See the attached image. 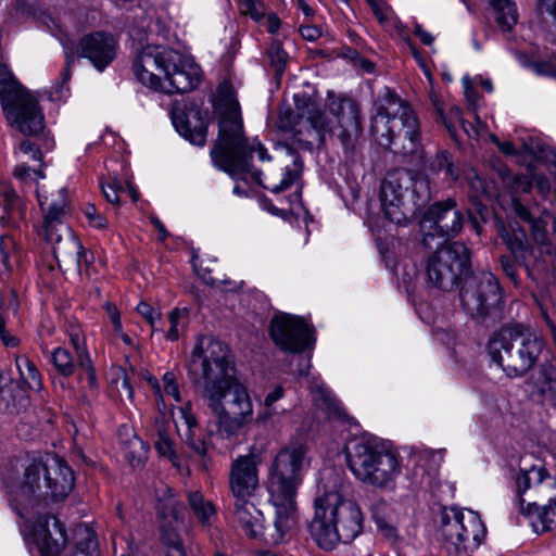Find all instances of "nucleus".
<instances>
[{
	"instance_id": "50",
	"label": "nucleus",
	"mask_w": 556,
	"mask_h": 556,
	"mask_svg": "<svg viewBox=\"0 0 556 556\" xmlns=\"http://www.w3.org/2000/svg\"><path fill=\"white\" fill-rule=\"evenodd\" d=\"M83 212L91 227L96 229H104L108 227L106 218L97 210L93 204H87Z\"/></svg>"
},
{
	"instance_id": "5",
	"label": "nucleus",
	"mask_w": 556,
	"mask_h": 556,
	"mask_svg": "<svg viewBox=\"0 0 556 556\" xmlns=\"http://www.w3.org/2000/svg\"><path fill=\"white\" fill-rule=\"evenodd\" d=\"M382 101L370 123V134L376 142L410 161L424 162L420 123L413 108L390 89Z\"/></svg>"
},
{
	"instance_id": "47",
	"label": "nucleus",
	"mask_w": 556,
	"mask_h": 556,
	"mask_svg": "<svg viewBox=\"0 0 556 556\" xmlns=\"http://www.w3.org/2000/svg\"><path fill=\"white\" fill-rule=\"evenodd\" d=\"M239 8L242 14L249 15L258 22L264 17L265 7L261 0H240Z\"/></svg>"
},
{
	"instance_id": "38",
	"label": "nucleus",
	"mask_w": 556,
	"mask_h": 556,
	"mask_svg": "<svg viewBox=\"0 0 556 556\" xmlns=\"http://www.w3.org/2000/svg\"><path fill=\"white\" fill-rule=\"evenodd\" d=\"M434 106H435V110H437V113H438L440 119L444 124L450 136L456 140L457 139L456 131H457L458 123H463V119H464L462 110L456 105H452L448 109V112L444 113L443 109L441 106H439L438 103H434Z\"/></svg>"
},
{
	"instance_id": "11",
	"label": "nucleus",
	"mask_w": 556,
	"mask_h": 556,
	"mask_svg": "<svg viewBox=\"0 0 556 556\" xmlns=\"http://www.w3.org/2000/svg\"><path fill=\"white\" fill-rule=\"evenodd\" d=\"M74 472L60 457L35 459L26 468L16 498L22 501H63L73 490Z\"/></svg>"
},
{
	"instance_id": "15",
	"label": "nucleus",
	"mask_w": 556,
	"mask_h": 556,
	"mask_svg": "<svg viewBox=\"0 0 556 556\" xmlns=\"http://www.w3.org/2000/svg\"><path fill=\"white\" fill-rule=\"evenodd\" d=\"M38 202L43 213V220L38 236L52 247L53 255L59 261V255L74 254L78 251V239L66 225L67 199L66 189L59 190L58 199L49 202L37 185L36 188Z\"/></svg>"
},
{
	"instance_id": "40",
	"label": "nucleus",
	"mask_w": 556,
	"mask_h": 556,
	"mask_svg": "<svg viewBox=\"0 0 556 556\" xmlns=\"http://www.w3.org/2000/svg\"><path fill=\"white\" fill-rule=\"evenodd\" d=\"M387 509V503L382 500L376 502L370 507L371 517L377 525V528L380 532H382L386 536H394L395 528L388 522L384 510Z\"/></svg>"
},
{
	"instance_id": "36",
	"label": "nucleus",
	"mask_w": 556,
	"mask_h": 556,
	"mask_svg": "<svg viewBox=\"0 0 556 556\" xmlns=\"http://www.w3.org/2000/svg\"><path fill=\"white\" fill-rule=\"evenodd\" d=\"M189 320V309L176 307L168 313L169 328L165 338L169 341H177L185 331Z\"/></svg>"
},
{
	"instance_id": "17",
	"label": "nucleus",
	"mask_w": 556,
	"mask_h": 556,
	"mask_svg": "<svg viewBox=\"0 0 556 556\" xmlns=\"http://www.w3.org/2000/svg\"><path fill=\"white\" fill-rule=\"evenodd\" d=\"M269 334L282 351L301 353L314 345L313 328L300 316L280 313L273 317Z\"/></svg>"
},
{
	"instance_id": "13",
	"label": "nucleus",
	"mask_w": 556,
	"mask_h": 556,
	"mask_svg": "<svg viewBox=\"0 0 556 556\" xmlns=\"http://www.w3.org/2000/svg\"><path fill=\"white\" fill-rule=\"evenodd\" d=\"M440 538L448 556H471L485 536V527L472 510L444 507L440 514Z\"/></svg>"
},
{
	"instance_id": "54",
	"label": "nucleus",
	"mask_w": 556,
	"mask_h": 556,
	"mask_svg": "<svg viewBox=\"0 0 556 556\" xmlns=\"http://www.w3.org/2000/svg\"><path fill=\"white\" fill-rule=\"evenodd\" d=\"M283 394H285V390L281 386H276L275 389L273 391H270L266 396H265V400H264V405L267 409L266 414L265 415H261L258 418L261 420H266L267 418H269L273 414V410H271V407L273 405L280 399L283 397Z\"/></svg>"
},
{
	"instance_id": "12",
	"label": "nucleus",
	"mask_w": 556,
	"mask_h": 556,
	"mask_svg": "<svg viewBox=\"0 0 556 556\" xmlns=\"http://www.w3.org/2000/svg\"><path fill=\"white\" fill-rule=\"evenodd\" d=\"M0 102L8 121L27 136L40 132L45 117L34 97L5 64H0Z\"/></svg>"
},
{
	"instance_id": "21",
	"label": "nucleus",
	"mask_w": 556,
	"mask_h": 556,
	"mask_svg": "<svg viewBox=\"0 0 556 556\" xmlns=\"http://www.w3.org/2000/svg\"><path fill=\"white\" fill-rule=\"evenodd\" d=\"M425 218L433 224L434 230L444 238L456 237L463 229L465 214L452 198L429 206Z\"/></svg>"
},
{
	"instance_id": "24",
	"label": "nucleus",
	"mask_w": 556,
	"mask_h": 556,
	"mask_svg": "<svg viewBox=\"0 0 556 556\" xmlns=\"http://www.w3.org/2000/svg\"><path fill=\"white\" fill-rule=\"evenodd\" d=\"M532 395L542 406L556 408V362L540 366L534 377Z\"/></svg>"
},
{
	"instance_id": "42",
	"label": "nucleus",
	"mask_w": 556,
	"mask_h": 556,
	"mask_svg": "<svg viewBox=\"0 0 556 556\" xmlns=\"http://www.w3.org/2000/svg\"><path fill=\"white\" fill-rule=\"evenodd\" d=\"M43 167L45 164H40L37 168L30 167L26 163H21L14 167L12 175L24 184L37 182L38 179L45 178Z\"/></svg>"
},
{
	"instance_id": "3",
	"label": "nucleus",
	"mask_w": 556,
	"mask_h": 556,
	"mask_svg": "<svg viewBox=\"0 0 556 556\" xmlns=\"http://www.w3.org/2000/svg\"><path fill=\"white\" fill-rule=\"evenodd\" d=\"M326 108L328 113L313 102L305 105L302 117L307 125V142L320 148L327 136L336 137L344 160L356 163L361 160L359 138L363 131L358 104L348 96L328 92Z\"/></svg>"
},
{
	"instance_id": "64",
	"label": "nucleus",
	"mask_w": 556,
	"mask_h": 556,
	"mask_svg": "<svg viewBox=\"0 0 556 556\" xmlns=\"http://www.w3.org/2000/svg\"><path fill=\"white\" fill-rule=\"evenodd\" d=\"M102 192L108 202H110L112 204L119 203L121 198H119L118 193H116L115 189H113L109 184L102 185Z\"/></svg>"
},
{
	"instance_id": "39",
	"label": "nucleus",
	"mask_w": 556,
	"mask_h": 556,
	"mask_svg": "<svg viewBox=\"0 0 556 556\" xmlns=\"http://www.w3.org/2000/svg\"><path fill=\"white\" fill-rule=\"evenodd\" d=\"M526 500L525 505L528 502H536L538 500L556 503V478L547 472L540 486L536 488L535 493L529 494V498Z\"/></svg>"
},
{
	"instance_id": "48",
	"label": "nucleus",
	"mask_w": 556,
	"mask_h": 556,
	"mask_svg": "<svg viewBox=\"0 0 556 556\" xmlns=\"http://www.w3.org/2000/svg\"><path fill=\"white\" fill-rule=\"evenodd\" d=\"M77 366L81 370L80 379L87 382V386L90 390L97 389L98 380L90 356H87L86 362H83V359L77 361Z\"/></svg>"
},
{
	"instance_id": "7",
	"label": "nucleus",
	"mask_w": 556,
	"mask_h": 556,
	"mask_svg": "<svg viewBox=\"0 0 556 556\" xmlns=\"http://www.w3.org/2000/svg\"><path fill=\"white\" fill-rule=\"evenodd\" d=\"M545 341L529 325L510 323L502 326L489 339L488 352L510 378L527 374L538 362Z\"/></svg>"
},
{
	"instance_id": "25",
	"label": "nucleus",
	"mask_w": 556,
	"mask_h": 556,
	"mask_svg": "<svg viewBox=\"0 0 556 556\" xmlns=\"http://www.w3.org/2000/svg\"><path fill=\"white\" fill-rule=\"evenodd\" d=\"M521 498V508L519 511L530 520V523L536 533H544L556 528V503H548L539 506L536 502H528Z\"/></svg>"
},
{
	"instance_id": "26",
	"label": "nucleus",
	"mask_w": 556,
	"mask_h": 556,
	"mask_svg": "<svg viewBox=\"0 0 556 556\" xmlns=\"http://www.w3.org/2000/svg\"><path fill=\"white\" fill-rule=\"evenodd\" d=\"M177 131L192 144L203 147L206 142L207 122L201 117L200 112L191 116L178 115L173 118Z\"/></svg>"
},
{
	"instance_id": "9",
	"label": "nucleus",
	"mask_w": 556,
	"mask_h": 556,
	"mask_svg": "<svg viewBox=\"0 0 556 556\" xmlns=\"http://www.w3.org/2000/svg\"><path fill=\"white\" fill-rule=\"evenodd\" d=\"M178 53L173 49L148 45L132 63V71L143 86L164 93L189 92L199 84V77L180 68Z\"/></svg>"
},
{
	"instance_id": "59",
	"label": "nucleus",
	"mask_w": 556,
	"mask_h": 556,
	"mask_svg": "<svg viewBox=\"0 0 556 556\" xmlns=\"http://www.w3.org/2000/svg\"><path fill=\"white\" fill-rule=\"evenodd\" d=\"M533 71L539 75L554 76L556 75V67L548 61H538L532 64Z\"/></svg>"
},
{
	"instance_id": "28",
	"label": "nucleus",
	"mask_w": 556,
	"mask_h": 556,
	"mask_svg": "<svg viewBox=\"0 0 556 556\" xmlns=\"http://www.w3.org/2000/svg\"><path fill=\"white\" fill-rule=\"evenodd\" d=\"M186 507L177 494L168 486L156 490V514L161 520L180 523L185 518Z\"/></svg>"
},
{
	"instance_id": "23",
	"label": "nucleus",
	"mask_w": 556,
	"mask_h": 556,
	"mask_svg": "<svg viewBox=\"0 0 556 556\" xmlns=\"http://www.w3.org/2000/svg\"><path fill=\"white\" fill-rule=\"evenodd\" d=\"M26 218L24 200L7 182H0V226L17 229Z\"/></svg>"
},
{
	"instance_id": "6",
	"label": "nucleus",
	"mask_w": 556,
	"mask_h": 556,
	"mask_svg": "<svg viewBox=\"0 0 556 556\" xmlns=\"http://www.w3.org/2000/svg\"><path fill=\"white\" fill-rule=\"evenodd\" d=\"M314 508L308 529L313 540L323 549L331 551L339 542L350 543L363 529V514L358 505L344 500L337 491L317 496Z\"/></svg>"
},
{
	"instance_id": "61",
	"label": "nucleus",
	"mask_w": 556,
	"mask_h": 556,
	"mask_svg": "<svg viewBox=\"0 0 556 556\" xmlns=\"http://www.w3.org/2000/svg\"><path fill=\"white\" fill-rule=\"evenodd\" d=\"M414 34L420 39V41L426 46H431L434 41V37L422 28L421 25L416 24L414 26Z\"/></svg>"
},
{
	"instance_id": "41",
	"label": "nucleus",
	"mask_w": 556,
	"mask_h": 556,
	"mask_svg": "<svg viewBox=\"0 0 556 556\" xmlns=\"http://www.w3.org/2000/svg\"><path fill=\"white\" fill-rule=\"evenodd\" d=\"M267 54L270 61L271 66L275 68L276 76H281L285 72L287 62H288V53L282 48L280 41H273L267 50Z\"/></svg>"
},
{
	"instance_id": "45",
	"label": "nucleus",
	"mask_w": 556,
	"mask_h": 556,
	"mask_svg": "<svg viewBox=\"0 0 556 556\" xmlns=\"http://www.w3.org/2000/svg\"><path fill=\"white\" fill-rule=\"evenodd\" d=\"M78 251H76L74 254L68 255H59V265L61 266V262L64 263H73L76 265L77 268H81L83 263L86 265H89L93 261V255L91 252L87 251L81 242L78 240Z\"/></svg>"
},
{
	"instance_id": "57",
	"label": "nucleus",
	"mask_w": 556,
	"mask_h": 556,
	"mask_svg": "<svg viewBox=\"0 0 556 556\" xmlns=\"http://www.w3.org/2000/svg\"><path fill=\"white\" fill-rule=\"evenodd\" d=\"M105 313L113 325L115 332H122V321L119 312L114 303H105L104 304Z\"/></svg>"
},
{
	"instance_id": "4",
	"label": "nucleus",
	"mask_w": 556,
	"mask_h": 556,
	"mask_svg": "<svg viewBox=\"0 0 556 556\" xmlns=\"http://www.w3.org/2000/svg\"><path fill=\"white\" fill-rule=\"evenodd\" d=\"M307 466L306 448L302 444L282 447L270 465L267 492L276 510L275 529L269 533L270 541L290 538L296 526V494Z\"/></svg>"
},
{
	"instance_id": "37",
	"label": "nucleus",
	"mask_w": 556,
	"mask_h": 556,
	"mask_svg": "<svg viewBox=\"0 0 556 556\" xmlns=\"http://www.w3.org/2000/svg\"><path fill=\"white\" fill-rule=\"evenodd\" d=\"M51 363L53 364L56 371L64 376L70 377L75 372V363L72 354L64 348H56L51 354Z\"/></svg>"
},
{
	"instance_id": "31",
	"label": "nucleus",
	"mask_w": 556,
	"mask_h": 556,
	"mask_svg": "<svg viewBox=\"0 0 556 556\" xmlns=\"http://www.w3.org/2000/svg\"><path fill=\"white\" fill-rule=\"evenodd\" d=\"M547 470L543 466H531L529 469H521L517 476V505L521 508V498H529L540 486Z\"/></svg>"
},
{
	"instance_id": "35",
	"label": "nucleus",
	"mask_w": 556,
	"mask_h": 556,
	"mask_svg": "<svg viewBox=\"0 0 556 556\" xmlns=\"http://www.w3.org/2000/svg\"><path fill=\"white\" fill-rule=\"evenodd\" d=\"M15 364L20 372L21 379L33 391L42 389L41 375L36 365L25 355L17 356Z\"/></svg>"
},
{
	"instance_id": "22",
	"label": "nucleus",
	"mask_w": 556,
	"mask_h": 556,
	"mask_svg": "<svg viewBox=\"0 0 556 556\" xmlns=\"http://www.w3.org/2000/svg\"><path fill=\"white\" fill-rule=\"evenodd\" d=\"M33 535L42 556H58L67 540L64 525L48 515L36 520Z\"/></svg>"
},
{
	"instance_id": "14",
	"label": "nucleus",
	"mask_w": 556,
	"mask_h": 556,
	"mask_svg": "<svg viewBox=\"0 0 556 556\" xmlns=\"http://www.w3.org/2000/svg\"><path fill=\"white\" fill-rule=\"evenodd\" d=\"M470 257V250L462 242L441 245L427 258L428 285L451 291L471 273Z\"/></svg>"
},
{
	"instance_id": "46",
	"label": "nucleus",
	"mask_w": 556,
	"mask_h": 556,
	"mask_svg": "<svg viewBox=\"0 0 556 556\" xmlns=\"http://www.w3.org/2000/svg\"><path fill=\"white\" fill-rule=\"evenodd\" d=\"M16 244L10 235H2L0 237V261L4 270L12 269L11 256L15 251Z\"/></svg>"
},
{
	"instance_id": "27",
	"label": "nucleus",
	"mask_w": 556,
	"mask_h": 556,
	"mask_svg": "<svg viewBox=\"0 0 556 556\" xmlns=\"http://www.w3.org/2000/svg\"><path fill=\"white\" fill-rule=\"evenodd\" d=\"M170 418L164 414L155 417L153 424V435L155 437L154 447L157 453L167 457L172 464L179 468L180 458L175 451V443L169 435Z\"/></svg>"
},
{
	"instance_id": "53",
	"label": "nucleus",
	"mask_w": 556,
	"mask_h": 556,
	"mask_svg": "<svg viewBox=\"0 0 556 556\" xmlns=\"http://www.w3.org/2000/svg\"><path fill=\"white\" fill-rule=\"evenodd\" d=\"M0 412L13 414L17 412L13 388L0 387Z\"/></svg>"
},
{
	"instance_id": "63",
	"label": "nucleus",
	"mask_w": 556,
	"mask_h": 556,
	"mask_svg": "<svg viewBox=\"0 0 556 556\" xmlns=\"http://www.w3.org/2000/svg\"><path fill=\"white\" fill-rule=\"evenodd\" d=\"M280 18L275 13H270L266 17V28L268 33L275 34L280 28Z\"/></svg>"
},
{
	"instance_id": "32",
	"label": "nucleus",
	"mask_w": 556,
	"mask_h": 556,
	"mask_svg": "<svg viewBox=\"0 0 556 556\" xmlns=\"http://www.w3.org/2000/svg\"><path fill=\"white\" fill-rule=\"evenodd\" d=\"M496 24L503 31H509L517 24L518 13L513 0H489Z\"/></svg>"
},
{
	"instance_id": "34",
	"label": "nucleus",
	"mask_w": 556,
	"mask_h": 556,
	"mask_svg": "<svg viewBox=\"0 0 556 556\" xmlns=\"http://www.w3.org/2000/svg\"><path fill=\"white\" fill-rule=\"evenodd\" d=\"M173 522V520H161L160 525L161 540L167 546L166 556H187L180 535Z\"/></svg>"
},
{
	"instance_id": "18",
	"label": "nucleus",
	"mask_w": 556,
	"mask_h": 556,
	"mask_svg": "<svg viewBox=\"0 0 556 556\" xmlns=\"http://www.w3.org/2000/svg\"><path fill=\"white\" fill-rule=\"evenodd\" d=\"M258 497L232 498V517L240 530L251 539H262L268 544H280L281 541H270L269 533L275 529V521L269 527L263 525V513L257 507ZM289 538L286 539V541Z\"/></svg>"
},
{
	"instance_id": "10",
	"label": "nucleus",
	"mask_w": 556,
	"mask_h": 556,
	"mask_svg": "<svg viewBox=\"0 0 556 556\" xmlns=\"http://www.w3.org/2000/svg\"><path fill=\"white\" fill-rule=\"evenodd\" d=\"M431 200L429 178L407 169L387 174L380 188V201L386 218L395 224L406 223Z\"/></svg>"
},
{
	"instance_id": "60",
	"label": "nucleus",
	"mask_w": 556,
	"mask_h": 556,
	"mask_svg": "<svg viewBox=\"0 0 556 556\" xmlns=\"http://www.w3.org/2000/svg\"><path fill=\"white\" fill-rule=\"evenodd\" d=\"M375 16L383 22L387 18L386 4L381 0H367Z\"/></svg>"
},
{
	"instance_id": "56",
	"label": "nucleus",
	"mask_w": 556,
	"mask_h": 556,
	"mask_svg": "<svg viewBox=\"0 0 556 556\" xmlns=\"http://www.w3.org/2000/svg\"><path fill=\"white\" fill-rule=\"evenodd\" d=\"M180 417L186 426V431L199 430L198 421L192 413L191 403L188 402L179 408Z\"/></svg>"
},
{
	"instance_id": "20",
	"label": "nucleus",
	"mask_w": 556,
	"mask_h": 556,
	"mask_svg": "<svg viewBox=\"0 0 556 556\" xmlns=\"http://www.w3.org/2000/svg\"><path fill=\"white\" fill-rule=\"evenodd\" d=\"M258 458L249 454L237 457L229 471V490L235 497H255L260 490Z\"/></svg>"
},
{
	"instance_id": "62",
	"label": "nucleus",
	"mask_w": 556,
	"mask_h": 556,
	"mask_svg": "<svg viewBox=\"0 0 556 556\" xmlns=\"http://www.w3.org/2000/svg\"><path fill=\"white\" fill-rule=\"evenodd\" d=\"M300 33L304 39L309 41L318 39L321 35V30L316 26H302Z\"/></svg>"
},
{
	"instance_id": "16",
	"label": "nucleus",
	"mask_w": 556,
	"mask_h": 556,
	"mask_svg": "<svg viewBox=\"0 0 556 556\" xmlns=\"http://www.w3.org/2000/svg\"><path fill=\"white\" fill-rule=\"evenodd\" d=\"M459 298L463 308L478 323L502 319V290L493 274L482 271L467 276Z\"/></svg>"
},
{
	"instance_id": "19",
	"label": "nucleus",
	"mask_w": 556,
	"mask_h": 556,
	"mask_svg": "<svg viewBox=\"0 0 556 556\" xmlns=\"http://www.w3.org/2000/svg\"><path fill=\"white\" fill-rule=\"evenodd\" d=\"M117 47V40L111 33L96 30L78 40L76 54L87 59L97 71L103 72L115 60Z\"/></svg>"
},
{
	"instance_id": "58",
	"label": "nucleus",
	"mask_w": 556,
	"mask_h": 556,
	"mask_svg": "<svg viewBox=\"0 0 556 556\" xmlns=\"http://www.w3.org/2000/svg\"><path fill=\"white\" fill-rule=\"evenodd\" d=\"M75 52L74 51H71L70 49H66L65 50V67L61 74V77H62V84H61V88H63V86L70 81L71 77H72V67L75 63Z\"/></svg>"
},
{
	"instance_id": "52",
	"label": "nucleus",
	"mask_w": 556,
	"mask_h": 556,
	"mask_svg": "<svg viewBox=\"0 0 556 556\" xmlns=\"http://www.w3.org/2000/svg\"><path fill=\"white\" fill-rule=\"evenodd\" d=\"M40 22L47 27V29L56 38L62 40V37H67L65 30L63 29V25L60 20L50 13L43 12L39 16Z\"/></svg>"
},
{
	"instance_id": "51",
	"label": "nucleus",
	"mask_w": 556,
	"mask_h": 556,
	"mask_svg": "<svg viewBox=\"0 0 556 556\" xmlns=\"http://www.w3.org/2000/svg\"><path fill=\"white\" fill-rule=\"evenodd\" d=\"M18 152L29 157L30 160L38 162L39 165L43 164V154L39 146L30 139H24L18 144Z\"/></svg>"
},
{
	"instance_id": "1",
	"label": "nucleus",
	"mask_w": 556,
	"mask_h": 556,
	"mask_svg": "<svg viewBox=\"0 0 556 556\" xmlns=\"http://www.w3.org/2000/svg\"><path fill=\"white\" fill-rule=\"evenodd\" d=\"M194 382L203 380L202 397L216 417L215 437L233 443L253 418V403L235 376L229 350L211 336H199L188 362Z\"/></svg>"
},
{
	"instance_id": "8",
	"label": "nucleus",
	"mask_w": 556,
	"mask_h": 556,
	"mask_svg": "<svg viewBox=\"0 0 556 556\" xmlns=\"http://www.w3.org/2000/svg\"><path fill=\"white\" fill-rule=\"evenodd\" d=\"M348 467L361 482L392 490L402 472L399 455L377 438H359L346 446Z\"/></svg>"
},
{
	"instance_id": "30",
	"label": "nucleus",
	"mask_w": 556,
	"mask_h": 556,
	"mask_svg": "<svg viewBox=\"0 0 556 556\" xmlns=\"http://www.w3.org/2000/svg\"><path fill=\"white\" fill-rule=\"evenodd\" d=\"M188 505L200 526L208 530L217 518L216 506L206 500L200 491H190L187 494Z\"/></svg>"
},
{
	"instance_id": "2",
	"label": "nucleus",
	"mask_w": 556,
	"mask_h": 556,
	"mask_svg": "<svg viewBox=\"0 0 556 556\" xmlns=\"http://www.w3.org/2000/svg\"><path fill=\"white\" fill-rule=\"evenodd\" d=\"M219 94L218 137L210 152L214 166L232 178L251 179L275 193L295 184L302 176V157L289 149L290 163L275 170L267 168L266 173L255 169L251 164L254 153L261 162L269 161L270 156L257 139L245 137L240 105L231 87L223 86Z\"/></svg>"
},
{
	"instance_id": "49",
	"label": "nucleus",
	"mask_w": 556,
	"mask_h": 556,
	"mask_svg": "<svg viewBox=\"0 0 556 556\" xmlns=\"http://www.w3.org/2000/svg\"><path fill=\"white\" fill-rule=\"evenodd\" d=\"M163 381V391L166 395L172 396L175 402H181V395L179 390V384L177 381V376L173 371H166L162 378Z\"/></svg>"
},
{
	"instance_id": "55",
	"label": "nucleus",
	"mask_w": 556,
	"mask_h": 556,
	"mask_svg": "<svg viewBox=\"0 0 556 556\" xmlns=\"http://www.w3.org/2000/svg\"><path fill=\"white\" fill-rule=\"evenodd\" d=\"M137 312L146 318V320L151 325L153 331L157 330L155 327V323L160 319L161 313L153 308L150 304L146 302H140L137 305Z\"/></svg>"
},
{
	"instance_id": "29",
	"label": "nucleus",
	"mask_w": 556,
	"mask_h": 556,
	"mask_svg": "<svg viewBox=\"0 0 556 556\" xmlns=\"http://www.w3.org/2000/svg\"><path fill=\"white\" fill-rule=\"evenodd\" d=\"M426 168L431 175L441 177L447 184H454L460 177V167L447 150L439 151Z\"/></svg>"
},
{
	"instance_id": "33",
	"label": "nucleus",
	"mask_w": 556,
	"mask_h": 556,
	"mask_svg": "<svg viewBox=\"0 0 556 556\" xmlns=\"http://www.w3.org/2000/svg\"><path fill=\"white\" fill-rule=\"evenodd\" d=\"M125 459L134 469H140L148 459L149 446L136 434L123 442Z\"/></svg>"
},
{
	"instance_id": "43",
	"label": "nucleus",
	"mask_w": 556,
	"mask_h": 556,
	"mask_svg": "<svg viewBox=\"0 0 556 556\" xmlns=\"http://www.w3.org/2000/svg\"><path fill=\"white\" fill-rule=\"evenodd\" d=\"M180 438L186 446H188L194 453V455L199 457H204L206 455L207 445L200 434V429L192 430L191 432L185 431L180 434Z\"/></svg>"
},
{
	"instance_id": "44",
	"label": "nucleus",
	"mask_w": 556,
	"mask_h": 556,
	"mask_svg": "<svg viewBox=\"0 0 556 556\" xmlns=\"http://www.w3.org/2000/svg\"><path fill=\"white\" fill-rule=\"evenodd\" d=\"M70 341L75 350L77 361H87V356H90L86 348V341L78 326H70L67 329Z\"/></svg>"
}]
</instances>
